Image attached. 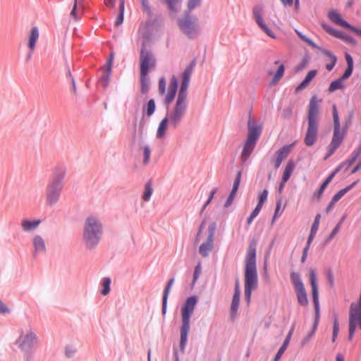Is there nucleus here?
Returning <instances> with one entry per match:
<instances>
[{"mask_svg":"<svg viewBox=\"0 0 361 361\" xmlns=\"http://www.w3.org/2000/svg\"><path fill=\"white\" fill-rule=\"evenodd\" d=\"M256 256L257 244L252 240L249 243L245 261V299L247 304L250 302L252 291L257 286Z\"/></svg>","mask_w":361,"mask_h":361,"instance_id":"1","label":"nucleus"},{"mask_svg":"<svg viewBox=\"0 0 361 361\" xmlns=\"http://www.w3.org/2000/svg\"><path fill=\"white\" fill-rule=\"evenodd\" d=\"M187 93L188 92H178L173 111L170 114L168 113L167 116L163 118L159 123L157 132V138H161L164 136L169 121H170V124L174 128H176L181 121L187 109Z\"/></svg>","mask_w":361,"mask_h":361,"instance_id":"2","label":"nucleus"},{"mask_svg":"<svg viewBox=\"0 0 361 361\" xmlns=\"http://www.w3.org/2000/svg\"><path fill=\"white\" fill-rule=\"evenodd\" d=\"M103 226L98 218L89 216L84 224L83 240L88 250L94 249L102 238Z\"/></svg>","mask_w":361,"mask_h":361,"instance_id":"3","label":"nucleus"},{"mask_svg":"<svg viewBox=\"0 0 361 361\" xmlns=\"http://www.w3.org/2000/svg\"><path fill=\"white\" fill-rule=\"evenodd\" d=\"M197 303V297L191 295L188 297L181 308V326L180 328V349L184 353L188 341V333L190 331V317Z\"/></svg>","mask_w":361,"mask_h":361,"instance_id":"4","label":"nucleus"},{"mask_svg":"<svg viewBox=\"0 0 361 361\" xmlns=\"http://www.w3.org/2000/svg\"><path fill=\"white\" fill-rule=\"evenodd\" d=\"M66 170L63 168H55L47 186V202L49 205H54L58 202L63 188Z\"/></svg>","mask_w":361,"mask_h":361,"instance_id":"5","label":"nucleus"},{"mask_svg":"<svg viewBox=\"0 0 361 361\" xmlns=\"http://www.w3.org/2000/svg\"><path fill=\"white\" fill-rule=\"evenodd\" d=\"M318 113L319 107L317 97L314 95L310 102L307 115L308 127L304 140L305 144L307 146H312L317 140L319 128Z\"/></svg>","mask_w":361,"mask_h":361,"instance_id":"6","label":"nucleus"},{"mask_svg":"<svg viewBox=\"0 0 361 361\" xmlns=\"http://www.w3.org/2000/svg\"><path fill=\"white\" fill-rule=\"evenodd\" d=\"M310 283L312 288V296L314 306V319L312 324V330L308 332L306 337L302 341V344L305 345L310 341L312 336L314 334L319 322V290L317 282V273L314 269H310Z\"/></svg>","mask_w":361,"mask_h":361,"instance_id":"7","label":"nucleus"},{"mask_svg":"<svg viewBox=\"0 0 361 361\" xmlns=\"http://www.w3.org/2000/svg\"><path fill=\"white\" fill-rule=\"evenodd\" d=\"M332 111L334 120V133L331 141L327 147V153L325 158L331 156L336 151V149L342 144L344 137L347 134L346 131L344 132L343 130L341 128L339 116L336 104L333 105Z\"/></svg>","mask_w":361,"mask_h":361,"instance_id":"8","label":"nucleus"},{"mask_svg":"<svg viewBox=\"0 0 361 361\" xmlns=\"http://www.w3.org/2000/svg\"><path fill=\"white\" fill-rule=\"evenodd\" d=\"M155 66V60L153 55L145 50L144 46L140 53V80L142 90L149 87V80L147 74Z\"/></svg>","mask_w":361,"mask_h":361,"instance_id":"9","label":"nucleus"},{"mask_svg":"<svg viewBox=\"0 0 361 361\" xmlns=\"http://www.w3.org/2000/svg\"><path fill=\"white\" fill-rule=\"evenodd\" d=\"M290 281L293 285L298 304L302 307L307 306L308 305L307 295L300 274L293 271L290 274Z\"/></svg>","mask_w":361,"mask_h":361,"instance_id":"10","label":"nucleus"},{"mask_svg":"<svg viewBox=\"0 0 361 361\" xmlns=\"http://www.w3.org/2000/svg\"><path fill=\"white\" fill-rule=\"evenodd\" d=\"M37 342L38 337L32 330H30L26 334H21L16 340L18 348L23 352L33 350Z\"/></svg>","mask_w":361,"mask_h":361,"instance_id":"11","label":"nucleus"},{"mask_svg":"<svg viewBox=\"0 0 361 361\" xmlns=\"http://www.w3.org/2000/svg\"><path fill=\"white\" fill-rule=\"evenodd\" d=\"M196 22L195 17L192 18L187 14L179 20L178 26L183 33L190 38H192L198 34Z\"/></svg>","mask_w":361,"mask_h":361,"instance_id":"12","label":"nucleus"},{"mask_svg":"<svg viewBox=\"0 0 361 361\" xmlns=\"http://www.w3.org/2000/svg\"><path fill=\"white\" fill-rule=\"evenodd\" d=\"M216 224L215 222L209 224L208 227V236L205 242L202 243L199 247V252L203 257H206L209 255V252L212 250L214 247V235Z\"/></svg>","mask_w":361,"mask_h":361,"instance_id":"13","label":"nucleus"},{"mask_svg":"<svg viewBox=\"0 0 361 361\" xmlns=\"http://www.w3.org/2000/svg\"><path fill=\"white\" fill-rule=\"evenodd\" d=\"M329 18L335 24L344 27L346 28H348L357 34L358 35L361 36V30L356 28L355 27L352 26L350 25L348 22L344 20L340 13L336 12L334 10H330L328 13Z\"/></svg>","mask_w":361,"mask_h":361,"instance_id":"14","label":"nucleus"},{"mask_svg":"<svg viewBox=\"0 0 361 361\" xmlns=\"http://www.w3.org/2000/svg\"><path fill=\"white\" fill-rule=\"evenodd\" d=\"M247 128L248 133L246 140L257 142L262 133V128L252 119L250 114H249V118L247 121Z\"/></svg>","mask_w":361,"mask_h":361,"instance_id":"15","label":"nucleus"},{"mask_svg":"<svg viewBox=\"0 0 361 361\" xmlns=\"http://www.w3.org/2000/svg\"><path fill=\"white\" fill-rule=\"evenodd\" d=\"M240 285H239V281L237 279L235 280V283L234 293L233 295L231 305V310H230V315H231V319H234L238 314V306H239V303H240Z\"/></svg>","mask_w":361,"mask_h":361,"instance_id":"16","label":"nucleus"},{"mask_svg":"<svg viewBox=\"0 0 361 361\" xmlns=\"http://www.w3.org/2000/svg\"><path fill=\"white\" fill-rule=\"evenodd\" d=\"M262 9L260 7H255L252 10L253 16L256 23L259 27L270 37L276 38L274 32L267 26L262 17Z\"/></svg>","mask_w":361,"mask_h":361,"instance_id":"17","label":"nucleus"},{"mask_svg":"<svg viewBox=\"0 0 361 361\" xmlns=\"http://www.w3.org/2000/svg\"><path fill=\"white\" fill-rule=\"evenodd\" d=\"M274 65L277 66L276 71L272 68L269 71V75L272 76L271 84H276L282 78L285 72V66L283 63L280 62L279 61H276L274 62Z\"/></svg>","mask_w":361,"mask_h":361,"instance_id":"18","label":"nucleus"},{"mask_svg":"<svg viewBox=\"0 0 361 361\" xmlns=\"http://www.w3.org/2000/svg\"><path fill=\"white\" fill-rule=\"evenodd\" d=\"M256 145V142L248 140H245L240 154V159L243 164H245L249 159L250 157L251 156L255 148Z\"/></svg>","mask_w":361,"mask_h":361,"instance_id":"19","label":"nucleus"},{"mask_svg":"<svg viewBox=\"0 0 361 361\" xmlns=\"http://www.w3.org/2000/svg\"><path fill=\"white\" fill-rule=\"evenodd\" d=\"M342 168V166H338L320 185L319 189L314 194V197L317 200H319L323 195V192L328 185L331 183L334 176L338 173Z\"/></svg>","mask_w":361,"mask_h":361,"instance_id":"20","label":"nucleus"},{"mask_svg":"<svg viewBox=\"0 0 361 361\" xmlns=\"http://www.w3.org/2000/svg\"><path fill=\"white\" fill-rule=\"evenodd\" d=\"M113 60H114V55H113V54H111L108 61H107L106 66L105 67V68L104 70V73L101 76L100 81H99V82L102 85V87H103V88H106L107 87V84H108V82L109 80L111 73V66H112Z\"/></svg>","mask_w":361,"mask_h":361,"instance_id":"21","label":"nucleus"},{"mask_svg":"<svg viewBox=\"0 0 361 361\" xmlns=\"http://www.w3.org/2000/svg\"><path fill=\"white\" fill-rule=\"evenodd\" d=\"M173 282H174V279L173 278L170 279L168 281V282L164 288V292H163L161 313L164 316L166 313L168 297H169V294L171 286L173 285Z\"/></svg>","mask_w":361,"mask_h":361,"instance_id":"22","label":"nucleus"},{"mask_svg":"<svg viewBox=\"0 0 361 361\" xmlns=\"http://www.w3.org/2000/svg\"><path fill=\"white\" fill-rule=\"evenodd\" d=\"M319 49L326 57V61H328L326 64V70L329 71H331L336 63V56L328 50L322 48H319Z\"/></svg>","mask_w":361,"mask_h":361,"instance_id":"23","label":"nucleus"},{"mask_svg":"<svg viewBox=\"0 0 361 361\" xmlns=\"http://www.w3.org/2000/svg\"><path fill=\"white\" fill-rule=\"evenodd\" d=\"M39 32L37 27H32L28 37V47L32 52L35 48V44L39 39Z\"/></svg>","mask_w":361,"mask_h":361,"instance_id":"24","label":"nucleus"},{"mask_svg":"<svg viewBox=\"0 0 361 361\" xmlns=\"http://www.w3.org/2000/svg\"><path fill=\"white\" fill-rule=\"evenodd\" d=\"M192 68L188 67L182 73V81L180 90H186L187 88L188 87L190 79L192 75Z\"/></svg>","mask_w":361,"mask_h":361,"instance_id":"25","label":"nucleus"},{"mask_svg":"<svg viewBox=\"0 0 361 361\" xmlns=\"http://www.w3.org/2000/svg\"><path fill=\"white\" fill-rule=\"evenodd\" d=\"M295 167V164L294 161L292 159H290L286 164V166L285 169L282 174L281 179L285 181H288L290 179Z\"/></svg>","mask_w":361,"mask_h":361,"instance_id":"26","label":"nucleus"},{"mask_svg":"<svg viewBox=\"0 0 361 361\" xmlns=\"http://www.w3.org/2000/svg\"><path fill=\"white\" fill-rule=\"evenodd\" d=\"M40 223L41 221L39 219L33 221L25 219L22 221L21 226L25 231H30L35 230Z\"/></svg>","mask_w":361,"mask_h":361,"instance_id":"27","label":"nucleus"},{"mask_svg":"<svg viewBox=\"0 0 361 361\" xmlns=\"http://www.w3.org/2000/svg\"><path fill=\"white\" fill-rule=\"evenodd\" d=\"M317 73V72L316 70H312V71H309L307 73V75L305 76V79L298 85L296 90H299L300 89L307 87V86L309 85V83L313 80V78H315Z\"/></svg>","mask_w":361,"mask_h":361,"instance_id":"28","label":"nucleus"},{"mask_svg":"<svg viewBox=\"0 0 361 361\" xmlns=\"http://www.w3.org/2000/svg\"><path fill=\"white\" fill-rule=\"evenodd\" d=\"M357 183H358V180L354 181L350 185L340 190L338 192H337L333 196L331 200H334L335 202H337L346 192H348L350 190H351L353 188H354L357 185Z\"/></svg>","mask_w":361,"mask_h":361,"instance_id":"29","label":"nucleus"},{"mask_svg":"<svg viewBox=\"0 0 361 361\" xmlns=\"http://www.w3.org/2000/svg\"><path fill=\"white\" fill-rule=\"evenodd\" d=\"M33 245L35 252H44L46 250L45 243L42 238L36 235L33 239Z\"/></svg>","mask_w":361,"mask_h":361,"instance_id":"30","label":"nucleus"},{"mask_svg":"<svg viewBox=\"0 0 361 361\" xmlns=\"http://www.w3.org/2000/svg\"><path fill=\"white\" fill-rule=\"evenodd\" d=\"M345 60L347 62L348 67H347L346 70L345 71L343 76L341 77L344 80L347 79L348 78H349L350 76V75L352 74V72H353V58L351 57V56L349 54H345Z\"/></svg>","mask_w":361,"mask_h":361,"instance_id":"31","label":"nucleus"},{"mask_svg":"<svg viewBox=\"0 0 361 361\" xmlns=\"http://www.w3.org/2000/svg\"><path fill=\"white\" fill-rule=\"evenodd\" d=\"M357 324H359L357 319L354 318L353 315H350L348 341H351L353 340Z\"/></svg>","mask_w":361,"mask_h":361,"instance_id":"32","label":"nucleus"},{"mask_svg":"<svg viewBox=\"0 0 361 361\" xmlns=\"http://www.w3.org/2000/svg\"><path fill=\"white\" fill-rule=\"evenodd\" d=\"M153 193L152 182L151 180H148L145 185V191L142 194V198L144 201H149Z\"/></svg>","mask_w":361,"mask_h":361,"instance_id":"33","label":"nucleus"},{"mask_svg":"<svg viewBox=\"0 0 361 361\" xmlns=\"http://www.w3.org/2000/svg\"><path fill=\"white\" fill-rule=\"evenodd\" d=\"M292 147L293 144L285 145L276 152L275 155H277L281 159H285L288 157Z\"/></svg>","mask_w":361,"mask_h":361,"instance_id":"34","label":"nucleus"},{"mask_svg":"<svg viewBox=\"0 0 361 361\" xmlns=\"http://www.w3.org/2000/svg\"><path fill=\"white\" fill-rule=\"evenodd\" d=\"M111 280L109 277H104L102 281V289L101 290V294L106 295L109 293L111 290Z\"/></svg>","mask_w":361,"mask_h":361,"instance_id":"35","label":"nucleus"},{"mask_svg":"<svg viewBox=\"0 0 361 361\" xmlns=\"http://www.w3.org/2000/svg\"><path fill=\"white\" fill-rule=\"evenodd\" d=\"M345 218V215H343L342 216V218L341 219V220L337 223V224L333 228V230L331 231V232L327 237V239H326L327 242H329L330 240H331L336 236V235L338 233Z\"/></svg>","mask_w":361,"mask_h":361,"instance_id":"36","label":"nucleus"},{"mask_svg":"<svg viewBox=\"0 0 361 361\" xmlns=\"http://www.w3.org/2000/svg\"><path fill=\"white\" fill-rule=\"evenodd\" d=\"M322 27L327 32H329L331 35H333L337 38H339V39H344V35L340 31L336 30L325 24H323Z\"/></svg>","mask_w":361,"mask_h":361,"instance_id":"37","label":"nucleus"},{"mask_svg":"<svg viewBox=\"0 0 361 361\" xmlns=\"http://www.w3.org/2000/svg\"><path fill=\"white\" fill-rule=\"evenodd\" d=\"M293 114V105L289 104L286 106L281 113V118L286 120L290 119Z\"/></svg>","mask_w":361,"mask_h":361,"instance_id":"38","label":"nucleus"},{"mask_svg":"<svg viewBox=\"0 0 361 361\" xmlns=\"http://www.w3.org/2000/svg\"><path fill=\"white\" fill-rule=\"evenodd\" d=\"M339 332V322L338 317L335 315L333 319V332H332V341L334 342L338 336Z\"/></svg>","mask_w":361,"mask_h":361,"instance_id":"39","label":"nucleus"},{"mask_svg":"<svg viewBox=\"0 0 361 361\" xmlns=\"http://www.w3.org/2000/svg\"><path fill=\"white\" fill-rule=\"evenodd\" d=\"M155 109H156V105H155L154 100L152 99H150L147 102V106H146V114H147V115L148 116H152L154 113Z\"/></svg>","mask_w":361,"mask_h":361,"instance_id":"40","label":"nucleus"},{"mask_svg":"<svg viewBox=\"0 0 361 361\" xmlns=\"http://www.w3.org/2000/svg\"><path fill=\"white\" fill-rule=\"evenodd\" d=\"M343 81L344 79H343L342 78L333 81L329 87V90H336L343 88Z\"/></svg>","mask_w":361,"mask_h":361,"instance_id":"41","label":"nucleus"},{"mask_svg":"<svg viewBox=\"0 0 361 361\" xmlns=\"http://www.w3.org/2000/svg\"><path fill=\"white\" fill-rule=\"evenodd\" d=\"M269 191L267 189H264L258 197V202L257 206L262 208L264 203L267 199Z\"/></svg>","mask_w":361,"mask_h":361,"instance_id":"42","label":"nucleus"},{"mask_svg":"<svg viewBox=\"0 0 361 361\" xmlns=\"http://www.w3.org/2000/svg\"><path fill=\"white\" fill-rule=\"evenodd\" d=\"M325 275L328 281L329 287L333 288L334 286V276L331 268H326L325 269Z\"/></svg>","mask_w":361,"mask_h":361,"instance_id":"43","label":"nucleus"},{"mask_svg":"<svg viewBox=\"0 0 361 361\" xmlns=\"http://www.w3.org/2000/svg\"><path fill=\"white\" fill-rule=\"evenodd\" d=\"M169 8L173 12H177L180 4V0H166Z\"/></svg>","mask_w":361,"mask_h":361,"instance_id":"44","label":"nucleus"},{"mask_svg":"<svg viewBox=\"0 0 361 361\" xmlns=\"http://www.w3.org/2000/svg\"><path fill=\"white\" fill-rule=\"evenodd\" d=\"M295 32L297 33V35H298V37L302 40L304 41L305 42H306L308 45H310V47H312V48H317L319 49V47H318L315 43L310 39H309L308 37H307L305 35H304L303 34H302L300 32H299L298 30H295Z\"/></svg>","mask_w":361,"mask_h":361,"instance_id":"45","label":"nucleus"},{"mask_svg":"<svg viewBox=\"0 0 361 361\" xmlns=\"http://www.w3.org/2000/svg\"><path fill=\"white\" fill-rule=\"evenodd\" d=\"M320 218H321V214H317L315 216L314 222H313V224L312 225V227H311V229H310V233H311L317 234V231L319 229Z\"/></svg>","mask_w":361,"mask_h":361,"instance_id":"46","label":"nucleus"},{"mask_svg":"<svg viewBox=\"0 0 361 361\" xmlns=\"http://www.w3.org/2000/svg\"><path fill=\"white\" fill-rule=\"evenodd\" d=\"M262 208L256 206L255 208L252 210L250 215L247 219V227L252 224L253 219L259 214Z\"/></svg>","mask_w":361,"mask_h":361,"instance_id":"47","label":"nucleus"},{"mask_svg":"<svg viewBox=\"0 0 361 361\" xmlns=\"http://www.w3.org/2000/svg\"><path fill=\"white\" fill-rule=\"evenodd\" d=\"M151 149L148 145L143 147V164L147 165L149 161Z\"/></svg>","mask_w":361,"mask_h":361,"instance_id":"48","label":"nucleus"},{"mask_svg":"<svg viewBox=\"0 0 361 361\" xmlns=\"http://www.w3.org/2000/svg\"><path fill=\"white\" fill-rule=\"evenodd\" d=\"M218 190V188H214L210 193H209V197L207 199V200L206 201V202L204 204V205L202 206V209H201V211H200V213H202L203 211L206 209V207H207V205L212 201L213 198H214V195L216 194V192H217Z\"/></svg>","mask_w":361,"mask_h":361,"instance_id":"49","label":"nucleus"},{"mask_svg":"<svg viewBox=\"0 0 361 361\" xmlns=\"http://www.w3.org/2000/svg\"><path fill=\"white\" fill-rule=\"evenodd\" d=\"M285 6H290L294 2V8L295 11H298L300 9L299 0H281Z\"/></svg>","mask_w":361,"mask_h":361,"instance_id":"50","label":"nucleus"},{"mask_svg":"<svg viewBox=\"0 0 361 361\" xmlns=\"http://www.w3.org/2000/svg\"><path fill=\"white\" fill-rule=\"evenodd\" d=\"M353 117V111H350L348 117L345 118L344 125L343 126L342 129L343 130L344 132L348 131V129L351 124Z\"/></svg>","mask_w":361,"mask_h":361,"instance_id":"51","label":"nucleus"},{"mask_svg":"<svg viewBox=\"0 0 361 361\" xmlns=\"http://www.w3.org/2000/svg\"><path fill=\"white\" fill-rule=\"evenodd\" d=\"M79 4H76V2L74 1L73 7L70 13L71 16L75 21H78L80 18V17L78 16V13L77 11V7H78V5H79Z\"/></svg>","mask_w":361,"mask_h":361,"instance_id":"52","label":"nucleus"},{"mask_svg":"<svg viewBox=\"0 0 361 361\" xmlns=\"http://www.w3.org/2000/svg\"><path fill=\"white\" fill-rule=\"evenodd\" d=\"M178 89V80L176 76L173 75L171 78L169 90L170 91L177 90Z\"/></svg>","mask_w":361,"mask_h":361,"instance_id":"53","label":"nucleus"},{"mask_svg":"<svg viewBox=\"0 0 361 361\" xmlns=\"http://www.w3.org/2000/svg\"><path fill=\"white\" fill-rule=\"evenodd\" d=\"M283 160V159L278 157L277 155H274L271 157V162L274 164V168L277 169L281 166Z\"/></svg>","mask_w":361,"mask_h":361,"instance_id":"54","label":"nucleus"},{"mask_svg":"<svg viewBox=\"0 0 361 361\" xmlns=\"http://www.w3.org/2000/svg\"><path fill=\"white\" fill-rule=\"evenodd\" d=\"M177 92H167L165 97V102L166 104H170L176 97Z\"/></svg>","mask_w":361,"mask_h":361,"instance_id":"55","label":"nucleus"},{"mask_svg":"<svg viewBox=\"0 0 361 361\" xmlns=\"http://www.w3.org/2000/svg\"><path fill=\"white\" fill-rule=\"evenodd\" d=\"M286 347H285V345H281L280 347V348L279 349L278 352L276 353V354L275 355V357H274V359L273 361H279L282 355L283 354V353L285 352V350H286Z\"/></svg>","mask_w":361,"mask_h":361,"instance_id":"56","label":"nucleus"},{"mask_svg":"<svg viewBox=\"0 0 361 361\" xmlns=\"http://www.w3.org/2000/svg\"><path fill=\"white\" fill-rule=\"evenodd\" d=\"M200 274V264L199 263L195 267L193 273L192 283H195Z\"/></svg>","mask_w":361,"mask_h":361,"instance_id":"57","label":"nucleus"},{"mask_svg":"<svg viewBox=\"0 0 361 361\" xmlns=\"http://www.w3.org/2000/svg\"><path fill=\"white\" fill-rule=\"evenodd\" d=\"M10 312V309L0 300V314H5Z\"/></svg>","mask_w":361,"mask_h":361,"instance_id":"58","label":"nucleus"},{"mask_svg":"<svg viewBox=\"0 0 361 361\" xmlns=\"http://www.w3.org/2000/svg\"><path fill=\"white\" fill-rule=\"evenodd\" d=\"M75 353V349L72 348L71 347L66 346L65 348V355L67 357H71L74 355Z\"/></svg>","mask_w":361,"mask_h":361,"instance_id":"59","label":"nucleus"},{"mask_svg":"<svg viewBox=\"0 0 361 361\" xmlns=\"http://www.w3.org/2000/svg\"><path fill=\"white\" fill-rule=\"evenodd\" d=\"M293 329H294V327H292L291 329L289 331L288 335L286 336V338H285L282 345H285V347H288V344H289V342H290V338H291V336H292V334L293 332Z\"/></svg>","mask_w":361,"mask_h":361,"instance_id":"60","label":"nucleus"},{"mask_svg":"<svg viewBox=\"0 0 361 361\" xmlns=\"http://www.w3.org/2000/svg\"><path fill=\"white\" fill-rule=\"evenodd\" d=\"M293 329H294V327H292L291 329L289 331L288 335L286 336V338H285L282 345H285V347H288V344H289V342H290V338H291V336H292V334L293 332Z\"/></svg>","mask_w":361,"mask_h":361,"instance_id":"61","label":"nucleus"},{"mask_svg":"<svg viewBox=\"0 0 361 361\" xmlns=\"http://www.w3.org/2000/svg\"><path fill=\"white\" fill-rule=\"evenodd\" d=\"M315 235H316V234L310 233L306 245L304 247L305 249H306V250H309L310 245H311L314 238L315 237Z\"/></svg>","mask_w":361,"mask_h":361,"instance_id":"62","label":"nucleus"},{"mask_svg":"<svg viewBox=\"0 0 361 361\" xmlns=\"http://www.w3.org/2000/svg\"><path fill=\"white\" fill-rule=\"evenodd\" d=\"M200 0H190L188 2V9L190 11H191L195 7L198 6L200 4Z\"/></svg>","mask_w":361,"mask_h":361,"instance_id":"63","label":"nucleus"},{"mask_svg":"<svg viewBox=\"0 0 361 361\" xmlns=\"http://www.w3.org/2000/svg\"><path fill=\"white\" fill-rule=\"evenodd\" d=\"M241 175H242V171H239L237 173L236 176L235 178V180L233 182V185L239 187L240 183V180H241Z\"/></svg>","mask_w":361,"mask_h":361,"instance_id":"64","label":"nucleus"}]
</instances>
